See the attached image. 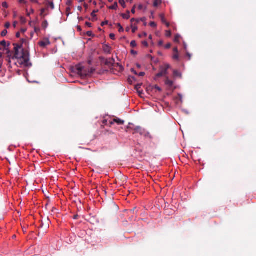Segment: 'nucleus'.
<instances>
[{
	"mask_svg": "<svg viewBox=\"0 0 256 256\" xmlns=\"http://www.w3.org/2000/svg\"><path fill=\"white\" fill-rule=\"evenodd\" d=\"M14 56L16 58H22L23 59L24 62L26 64H28V62H29V58L28 54L26 52H24L22 50V52L19 51V50L22 48V45H20L18 44H14Z\"/></svg>",
	"mask_w": 256,
	"mask_h": 256,
	"instance_id": "1",
	"label": "nucleus"
},
{
	"mask_svg": "<svg viewBox=\"0 0 256 256\" xmlns=\"http://www.w3.org/2000/svg\"><path fill=\"white\" fill-rule=\"evenodd\" d=\"M136 133H139L140 135H144V136H149L151 138V136L149 132H146L144 129H142L140 126H136L134 129V134Z\"/></svg>",
	"mask_w": 256,
	"mask_h": 256,
	"instance_id": "2",
	"label": "nucleus"
},
{
	"mask_svg": "<svg viewBox=\"0 0 256 256\" xmlns=\"http://www.w3.org/2000/svg\"><path fill=\"white\" fill-rule=\"evenodd\" d=\"M76 70L78 74L82 78L86 77L88 74H87V71L84 70V68L82 66H76Z\"/></svg>",
	"mask_w": 256,
	"mask_h": 256,
	"instance_id": "3",
	"label": "nucleus"
},
{
	"mask_svg": "<svg viewBox=\"0 0 256 256\" xmlns=\"http://www.w3.org/2000/svg\"><path fill=\"white\" fill-rule=\"evenodd\" d=\"M170 66L169 64H165L164 68L160 72L156 74V76L158 78H160L166 74L167 70L170 68Z\"/></svg>",
	"mask_w": 256,
	"mask_h": 256,
	"instance_id": "4",
	"label": "nucleus"
},
{
	"mask_svg": "<svg viewBox=\"0 0 256 256\" xmlns=\"http://www.w3.org/2000/svg\"><path fill=\"white\" fill-rule=\"evenodd\" d=\"M124 120L118 118H116L112 121H110V124H112L114 122L116 123L118 125H122L124 124Z\"/></svg>",
	"mask_w": 256,
	"mask_h": 256,
	"instance_id": "5",
	"label": "nucleus"
},
{
	"mask_svg": "<svg viewBox=\"0 0 256 256\" xmlns=\"http://www.w3.org/2000/svg\"><path fill=\"white\" fill-rule=\"evenodd\" d=\"M50 44V42L48 39H46L42 41L39 42V45L41 47H43V48L46 47V46L49 45Z\"/></svg>",
	"mask_w": 256,
	"mask_h": 256,
	"instance_id": "6",
	"label": "nucleus"
},
{
	"mask_svg": "<svg viewBox=\"0 0 256 256\" xmlns=\"http://www.w3.org/2000/svg\"><path fill=\"white\" fill-rule=\"evenodd\" d=\"M114 63V60L113 58L106 60L105 62V64L109 67L113 66Z\"/></svg>",
	"mask_w": 256,
	"mask_h": 256,
	"instance_id": "7",
	"label": "nucleus"
},
{
	"mask_svg": "<svg viewBox=\"0 0 256 256\" xmlns=\"http://www.w3.org/2000/svg\"><path fill=\"white\" fill-rule=\"evenodd\" d=\"M103 50L107 54H110L111 52V48L107 44H105L103 46Z\"/></svg>",
	"mask_w": 256,
	"mask_h": 256,
	"instance_id": "8",
	"label": "nucleus"
},
{
	"mask_svg": "<svg viewBox=\"0 0 256 256\" xmlns=\"http://www.w3.org/2000/svg\"><path fill=\"white\" fill-rule=\"evenodd\" d=\"M98 10H94L91 14V16H92V22H95L97 20L96 18V13L98 12Z\"/></svg>",
	"mask_w": 256,
	"mask_h": 256,
	"instance_id": "9",
	"label": "nucleus"
},
{
	"mask_svg": "<svg viewBox=\"0 0 256 256\" xmlns=\"http://www.w3.org/2000/svg\"><path fill=\"white\" fill-rule=\"evenodd\" d=\"M165 84L168 87L170 88L173 86L174 82L172 80L167 78L165 80Z\"/></svg>",
	"mask_w": 256,
	"mask_h": 256,
	"instance_id": "10",
	"label": "nucleus"
},
{
	"mask_svg": "<svg viewBox=\"0 0 256 256\" xmlns=\"http://www.w3.org/2000/svg\"><path fill=\"white\" fill-rule=\"evenodd\" d=\"M48 10V8H42L41 10H40V16H42V18H44L48 14H45V12L46 10Z\"/></svg>",
	"mask_w": 256,
	"mask_h": 256,
	"instance_id": "11",
	"label": "nucleus"
},
{
	"mask_svg": "<svg viewBox=\"0 0 256 256\" xmlns=\"http://www.w3.org/2000/svg\"><path fill=\"white\" fill-rule=\"evenodd\" d=\"M160 18H161V20H162V22L164 23V24H165L167 26H170V24L169 23L167 22L165 20V18H164V16L163 14H161L160 15Z\"/></svg>",
	"mask_w": 256,
	"mask_h": 256,
	"instance_id": "12",
	"label": "nucleus"
},
{
	"mask_svg": "<svg viewBox=\"0 0 256 256\" xmlns=\"http://www.w3.org/2000/svg\"><path fill=\"white\" fill-rule=\"evenodd\" d=\"M122 16L125 19H128L130 18V12L129 11H127L126 14H122Z\"/></svg>",
	"mask_w": 256,
	"mask_h": 256,
	"instance_id": "13",
	"label": "nucleus"
},
{
	"mask_svg": "<svg viewBox=\"0 0 256 256\" xmlns=\"http://www.w3.org/2000/svg\"><path fill=\"white\" fill-rule=\"evenodd\" d=\"M46 6H50L52 10L54 8V4L52 2H48L46 4Z\"/></svg>",
	"mask_w": 256,
	"mask_h": 256,
	"instance_id": "14",
	"label": "nucleus"
},
{
	"mask_svg": "<svg viewBox=\"0 0 256 256\" xmlns=\"http://www.w3.org/2000/svg\"><path fill=\"white\" fill-rule=\"evenodd\" d=\"M48 26V22L46 20H44L42 23V28H44V29H46L47 28V27Z\"/></svg>",
	"mask_w": 256,
	"mask_h": 256,
	"instance_id": "15",
	"label": "nucleus"
},
{
	"mask_svg": "<svg viewBox=\"0 0 256 256\" xmlns=\"http://www.w3.org/2000/svg\"><path fill=\"white\" fill-rule=\"evenodd\" d=\"M141 88V84H138L135 86V89L138 91V92L139 93V94H142V92H140V88Z\"/></svg>",
	"mask_w": 256,
	"mask_h": 256,
	"instance_id": "16",
	"label": "nucleus"
},
{
	"mask_svg": "<svg viewBox=\"0 0 256 256\" xmlns=\"http://www.w3.org/2000/svg\"><path fill=\"white\" fill-rule=\"evenodd\" d=\"M162 2L160 0H155L154 2V6L156 7L161 4Z\"/></svg>",
	"mask_w": 256,
	"mask_h": 256,
	"instance_id": "17",
	"label": "nucleus"
},
{
	"mask_svg": "<svg viewBox=\"0 0 256 256\" xmlns=\"http://www.w3.org/2000/svg\"><path fill=\"white\" fill-rule=\"evenodd\" d=\"M120 4L124 8H126V4L124 0H119Z\"/></svg>",
	"mask_w": 256,
	"mask_h": 256,
	"instance_id": "18",
	"label": "nucleus"
},
{
	"mask_svg": "<svg viewBox=\"0 0 256 256\" xmlns=\"http://www.w3.org/2000/svg\"><path fill=\"white\" fill-rule=\"evenodd\" d=\"M117 8H118V4H117V2H116L112 6L110 7V9L116 10Z\"/></svg>",
	"mask_w": 256,
	"mask_h": 256,
	"instance_id": "19",
	"label": "nucleus"
},
{
	"mask_svg": "<svg viewBox=\"0 0 256 256\" xmlns=\"http://www.w3.org/2000/svg\"><path fill=\"white\" fill-rule=\"evenodd\" d=\"M117 26L119 28L118 31L120 32H124V30L122 26H121V24L120 23H118L116 24Z\"/></svg>",
	"mask_w": 256,
	"mask_h": 256,
	"instance_id": "20",
	"label": "nucleus"
},
{
	"mask_svg": "<svg viewBox=\"0 0 256 256\" xmlns=\"http://www.w3.org/2000/svg\"><path fill=\"white\" fill-rule=\"evenodd\" d=\"M172 58L174 60H178V58H179V56H178V53H175L173 56H172Z\"/></svg>",
	"mask_w": 256,
	"mask_h": 256,
	"instance_id": "21",
	"label": "nucleus"
},
{
	"mask_svg": "<svg viewBox=\"0 0 256 256\" xmlns=\"http://www.w3.org/2000/svg\"><path fill=\"white\" fill-rule=\"evenodd\" d=\"M86 35L90 37H94V34H93L92 31H88L86 32Z\"/></svg>",
	"mask_w": 256,
	"mask_h": 256,
	"instance_id": "22",
	"label": "nucleus"
},
{
	"mask_svg": "<svg viewBox=\"0 0 256 256\" xmlns=\"http://www.w3.org/2000/svg\"><path fill=\"white\" fill-rule=\"evenodd\" d=\"M94 69H93V68H90V70H88V72H87V74H89L87 76H91V74L94 72Z\"/></svg>",
	"mask_w": 256,
	"mask_h": 256,
	"instance_id": "23",
	"label": "nucleus"
},
{
	"mask_svg": "<svg viewBox=\"0 0 256 256\" xmlns=\"http://www.w3.org/2000/svg\"><path fill=\"white\" fill-rule=\"evenodd\" d=\"M132 32L135 33L138 30V27L136 26H134L132 24Z\"/></svg>",
	"mask_w": 256,
	"mask_h": 256,
	"instance_id": "24",
	"label": "nucleus"
},
{
	"mask_svg": "<svg viewBox=\"0 0 256 256\" xmlns=\"http://www.w3.org/2000/svg\"><path fill=\"white\" fill-rule=\"evenodd\" d=\"M20 22L22 24H25L26 22V18L23 16L20 17Z\"/></svg>",
	"mask_w": 256,
	"mask_h": 256,
	"instance_id": "25",
	"label": "nucleus"
},
{
	"mask_svg": "<svg viewBox=\"0 0 256 256\" xmlns=\"http://www.w3.org/2000/svg\"><path fill=\"white\" fill-rule=\"evenodd\" d=\"M130 46L132 48H134L136 46V43L135 40H132L130 42Z\"/></svg>",
	"mask_w": 256,
	"mask_h": 256,
	"instance_id": "26",
	"label": "nucleus"
},
{
	"mask_svg": "<svg viewBox=\"0 0 256 256\" xmlns=\"http://www.w3.org/2000/svg\"><path fill=\"white\" fill-rule=\"evenodd\" d=\"M7 33H8V31H7V30H3L2 32H1V36H6V35Z\"/></svg>",
	"mask_w": 256,
	"mask_h": 256,
	"instance_id": "27",
	"label": "nucleus"
},
{
	"mask_svg": "<svg viewBox=\"0 0 256 256\" xmlns=\"http://www.w3.org/2000/svg\"><path fill=\"white\" fill-rule=\"evenodd\" d=\"M180 36L178 35V34H177L174 37V42H179V39H180Z\"/></svg>",
	"mask_w": 256,
	"mask_h": 256,
	"instance_id": "28",
	"label": "nucleus"
},
{
	"mask_svg": "<svg viewBox=\"0 0 256 256\" xmlns=\"http://www.w3.org/2000/svg\"><path fill=\"white\" fill-rule=\"evenodd\" d=\"M0 44L3 46L4 47V48H6V42L5 40H2V42H0Z\"/></svg>",
	"mask_w": 256,
	"mask_h": 256,
	"instance_id": "29",
	"label": "nucleus"
},
{
	"mask_svg": "<svg viewBox=\"0 0 256 256\" xmlns=\"http://www.w3.org/2000/svg\"><path fill=\"white\" fill-rule=\"evenodd\" d=\"M172 33L170 30H166V36L167 37H170L171 36Z\"/></svg>",
	"mask_w": 256,
	"mask_h": 256,
	"instance_id": "30",
	"label": "nucleus"
},
{
	"mask_svg": "<svg viewBox=\"0 0 256 256\" xmlns=\"http://www.w3.org/2000/svg\"><path fill=\"white\" fill-rule=\"evenodd\" d=\"M130 22H132V24H133V22H136V23H138V22H139V20H138V19H135V18H132V19H131Z\"/></svg>",
	"mask_w": 256,
	"mask_h": 256,
	"instance_id": "31",
	"label": "nucleus"
},
{
	"mask_svg": "<svg viewBox=\"0 0 256 256\" xmlns=\"http://www.w3.org/2000/svg\"><path fill=\"white\" fill-rule=\"evenodd\" d=\"M154 88L156 90H158L159 92H161L162 91V88L160 87H159L157 85L154 86Z\"/></svg>",
	"mask_w": 256,
	"mask_h": 256,
	"instance_id": "32",
	"label": "nucleus"
},
{
	"mask_svg": "<svg viewBox=\"0 0 256 256\" xmlns=\"http://www.w3.org/2000/svg\"><path fill=\"white\" fill-rule=\"evenodd\" d=\"M2 6L4 7V8H8V4L7 2H3L2 3Z\"/></svg>",
	"mask_w": 256,
	"mask_h": 256,
	"instance_id": "33",
	"label": "nucleus"
},
{
	"mask_svg": "<svg viewBox=\"0 0 256 256\" xmlns=\"http://www.w3.org/2000/svg\"><path fill=\"white\" fill-rule=\"evenodd\" d=\"M150 24L152 27H154V28L156 26V24L154 22H150Z\"/></svg>",
	"mask_w": 256,
	"mask_h": 256,
	"instance_id": "34",
	"label": "nucleus"
},
{
	"mask_svg": "<svg viewBox=\"0 0 256 256\" xmlns=\"http://www.w3.org/2000/svg\"><path fill=\"white\" fill-rule=\"evenodd\" d=\"M110 37L112 40H115V34H110Z\"/></svg>",
	"mask_w": 256,
	"mask_h": 256,
	"instance_id": "35",
	"label": "nucleus"
},
{
	"mask_svg": "<svg viewBox=\"0 0 256 256\" xmlns=\"http://www.w3.org/2000/svg\"><path fill=\"white\" fill-rule=\"evenodd\" d=\"M171 46V44L170 43H168L167 44L166 46H165V48L166 49H168L170 48Z\"/></svg>",
	"mask_w": 256,
	"mask_h": 256,
	"instance_id": "36",
	"label": "nucleus"
},
{
	"mask_svg": "<svg viewBox=\"0 0 256 256\" xmlns=\"http://www.w3.org/2000/svg\"><path fill=\"white\" fill-rule=\"evenodd\" d=\"M163 44H164V42H163V40H160L158 42V46H162L163 45Z\"/></svg>",
	"mask_w": 256,
	"mask_h": 256,
	"instance_id": "37",
	"label": "nucleus"
},
{
	"mask_svg": "<svg viewBox=\"0 0 256 256\" xmlns=\"http://www.w3.org/2000/svg\"><path fill=\"white\" fill-rule=\"evenodd\" d=\"M5 27L7 28H9L10 26V24L8 22H6V24H5Z\"/></svg>",
	"mask_w": 256,
	"mask_h": 256,
	"instance_id": "38",
	"label": "nucleus"
},
{
	"mask_svg": "<svg viewBox=\"0 0 256 256\" xmlns=\"http://www.w3.org/2000/svg\"><path fill=\"white\" fill-rule=\"evenodd\" d=\"M142 44L144 46L147 47L148 46V43L146 41H143Z\"/></svg>",
	"mask_w": 256,
	"mask_h": 256,
	"instance_id": "39",
	"label": "nucleus"
},
{
	"mask_svg": "<svg viewBox=\"0 0 256 256\" xmlns=\"http://www.w3.org/2000/svg\"><path fill=\"white\" fill-rule=\"evenodd\" d=\"M108 24V20H106L104 22H102V24H101V26H104V25L106 24Z\"/></svg>",
	"mask_w": 256,
	"mask_h": 256,
	"instance_id": "40",
	"label": "nucleus"
},
{
	"mask_svg": "<svg viewBox=\"0 0 256 256\" xmlns=\"http://www.w3.org/2000/svg\"><path fill=\"white\" fill-rule=\"evenodd\" d=\"M174 52L175 53H178V48L177 47H175L174 48Z\"/></svg>",
	"mask_w": 256,
	"mask_h": 256,
	"instance_id": "41",
	"label": "nucleus"
},
{
	"mask_svg": "<svg viewBox=\"0 0 256 256\" xmlns=\"http://www.w3.org/2000/svg\"><path fill=\"white\" fill-rule=\"evenodd\" d=\"M138 8L140 10H142L143 8V5L142 4H140L138 6Z\"/></svg>",
	"mask_w": 256,
	"mask_h": 256,
	"instance_id": "42",
	"label": "nucleus"
},
{
	"mask_svg": "<svg viewBox=\"0 0 256 256\" xmlns=\"http://www.w3.org/2000/svg\"><path fill=\"white\" fill-rule=\"evenodd\" d=\"M145 75V72H140L138 74V76H143Z\"/></svg>",
	"mask_w": 256,
	"mask_h": 256,
	"instance_id": "43",
	"label": "nucleus"
},
{
	"mask_svg": "<svg viewBox=\"0 0 256 256\" xmlns=\"http://www.w3.org/2000/svg\"><path fill=\"white\" fill-rule=\"evenodd\" d=\"M86 26H88L90 28L92 27V24L89 22H86Z\"/></svg>",
	"mask_w": 256,
	"mask_h": 256,
	"instance_id": "44",
	"label": "nucleus"
},
{
	"mask_svg": "<svg viewBox=\"0 0 256 256\" xmlns=\"http://www.w3.org/2000/svg\"><path fill=\"white\" fill-rule=\"evenodd\" d=\"M135 7H136V6H134L133 8H132L131 12L132 14H134L135 13Z\"/></svg>",
	"mask_w": 256,
	"mask_h": 256,
	"instance_id": "45",
	"label": "nucleus"
},
{
	"mask_svg": "<svg viewBox=\"0 0 256 256\" xmlns=\"http://www.w3.org/2000/svg\"><path fill=\"white\" fill-rule=\"evenodd\" d=\"M131 54H137V52L134 50H131Z\"/></svg>",
	"mask_w": 256,
	"mask_h": 256,
	"instance_id": "46",
	"label": "nucleus"
},
{
	"mask_svg": "<svg viewBox=\"0 0 256 256\" xmlns=\"http://www.w3.org/2000/svg\"><path fill=\"white\" fill-rule=\"evenodd\" d=\"M17 24H18V22H14L13 26H14V28H16Z\"/></svg>",
	"mask_w": 256,
	"mask_h": 256,
	"instance_id": "47",
	"label": "nucleus"
},
{
	"mask_svg": "<svg viewBox=\"0 0 256 256\" xmlns=\"http://www.w3.org/2000/svg\"><path fill=\"white\" fill-rule=\"evenodd\" d=\"M78 216H78V214L74 215V217H73V218H74V220H76V219H78Z\"/></svg>",
	"mask_w": 256,
	"mask_h": 256,
	"instance_id": "48",
	"label": "nucleus"
},
{
	"mask_svg": "<svg viewBox=\"0 0 256 256\" xmlns=\"http://www.w3.org/2000/svg\"><path fill=\"white\" fill-rule=\"evenodd\" d=\"M78 10L79 11L81 12V11L82 10V7L81 6H78Z\"/></svg>",
	"mask_w": 256,
	"mask_h": 256,
	"instance_id": "49",
	"label": "nucleus"
},
{
	"mask_svg": "<svg viewBox=\"0 0 256 256\" xmlns=\"http://www.w3.org/2000/svg\"><path fill=\"white\" fill-rule=\"evenodd\" d=\"M16 37L18 38L20 37V32H18L16 34Z\"/></svg>",
	"mask_w": 256,
	"mask_h": 256,
	"instance_id": "50",
	"label": "nucleus"
},
{
	"mask_svg": "<svg viewBox=\"0 0 256 256\" xmlns=\"http://www.w3.org/2000/svg\"><path fill=\"white\" fill-rule=\"evenodd\" d=\"M186 55L188 57V60H190L191 58V55L189 53H187Z\"/></svg>",
	"mask_w": 256,
	"mask_h": 256,
	"instance_id": "51",
	"label": "nucleus"
},
{
	"mask_svg": "<svg viewBox=\"0 0 256 256\" xmlns=\"http://www.w3.org/2000/svg\"><path fill=\"white\" fill-rule=\"evenodd\" d=\"M30 1L34 3H38V1L37 0H30Z\"/></svg>",
	"mask_w": 256,
	"mask_h": 256,
	"instance_id": "52",
	"label": "nucleus"
},
{
	"mask_svg": "<svg viewBox=\"0 0 256 256\" xmlns=\"http://www.w3.org/2000/svg\"><path fill=\"white\" fill-rule=\"evenodd\" d=\"M2 66V62L0 60V72L1 71Z\"/></svg>",
	"mask_w": 256,
	"mask_h": 256,
	"instance_id": "53",
	"label": "nucleus"
},
{
	"mask_svg": "<svg viewBox=\"0 0 256 256\" xmlns=\"http://www.w3.org/2000/svg\"><path fill=\"white\" fill-rule=\"evenodd\" d=\"M19 2L20 3H24L25 2L24 0H19Z\"/></svg>",
	"mask_w": 256,
	"mask_h": 256,
	"instance_id": "54",
	"label": "nucleus"
},
{
	"mask_svg": "<svg viewBox=\"0 0 256 256\" xmlns=\"http://www.w3.org/2000/svg\"><path fill=\"white\" fill-rule=\"evenodd\" d=\"M84 6L86 8L88 7V5L86 4H84Z\"/></svg>",
	"mask_w": 256,
	"mask_h": 256,
	"instance_id": "55",
	"label": "nucleus"
},
{
	"mask_svg": "<svg viewBox=\"0 0 256 256\" xmlns=\"http://www.w3.org/2000/svg\"><path fill=\"white\" fill-rule=\"evenodd\" d=\"M132 71L134 72L135 74H138V73L134 70L132 69Z\"/></svg>",
	"mask_w": 256,
	"mask_h": 256,
	"instance_id": "56",
	"label": "nucleus"
},
{
	"mask_svg": "<svg viewBox=\"0 0 256 256\" xmlns=\"http://www.w3.org/2000/svg\"><path fill=\"white\" fill-rule=\"evenodd\" d=\"M106 122H107V120H104L103 121V124H106Z\"/></svg>",
	"mask_w": 256,
	"mask_h": 256,
	"instance_id": "57",
	"label": "nucleus"
},
{
	"mask_svg": "<svg viewBox=\"0 0 256 256\" xmlns=\"http://www.w3.org/2000/svg\"><path fill=\"white\" fill-rule=\"evenodd\" d=\"M35 31L36 32L37 31H40L39 28H35Z\"/></svg>",
	"mask_w": 256,
	"mask_h": 256,
	"instance_id": "58",
	"label": "nucleus"
},
{
	"mask_svg": "<svg viewBox=\"0 0 256 256\" xmlns=\"http://www.w3.org/2000/svg\"><path fill=\"white\" fill-rule=\"evenodd\" d=\"M146 20V18H142L140 19V20H141L142 21H144V20Z\"/></svg>",
	"mask_w": 256,
	"mask_h": 256,
	"instance_id": "59",
	"label": "nucleus"
},
{
	"mask_svg": "<svg viewBox=\"0 0 256 256\" xmlns=\"http://www.w3.org/2000/svg\"><path fill=\"white\" fill-rule=\"evenodd\" d=\"M136 66H137L138 68H140V66L139 64H137Z\"/></svg>",
	"mask_w": 256,
	"mask_h": 256,
	"instance_id": "60",
	"label": "nucleus"
},
{
	"mask_svg": "<svg viewBox=\"0 0 256 256\" xmlns=\"http://www.w3.org/2000/svg\"><path fill=\"white\" fill-rule=\"evenodd\" d=\"M126 30L127 32H128V31L130 30V28H126Z\"/></svg>",
	"mask_w": 256,
	"mask_h": 256,
	"instance_id": "61",
	"label": "nucleus"
},
{
	"mask_svg": "<svg viewBox=\"0 0 256 256\" xmlns=\"http://www.w3.org/2000/svg\"><path fill=\"white\" fill-rule=\"evenodd\" d=\"M143 34L144 36H147V34L146 32H144Z\"/></svg>",
	"mask_w": 256,
	"mask_h": 256,
	"instance_id": "62",
	"label": "nucleus"
},
{
	"mask_svg": "<svg viewBox=\"0 0 256 256\" xmlns=\"http://www.w3.org/2000/svg\"><path fill=\"white\" fill-rule=\"evenodd\" d=\"M22 32H26V30L24 29H22Z\"/></svg>",
	"mask_w": 256,
	"mask_h": 256,
	"instance_id": "63",
	"label": "nucleus"
},
{
	"mask_svg": "<svg viewBox=\"0 0 256 256\" xmlns=\"http://www.w3.org/2000/svg\"><path fill=\"white\" fill-rule=\"evenodd\" d=\"M122 66H120V70H122Z\"/></svg>",
	"mask_w": 256,
	"mask_h": 256,
	"instance_id": "64",
	"label": "nucleus"
}]
</instances>
